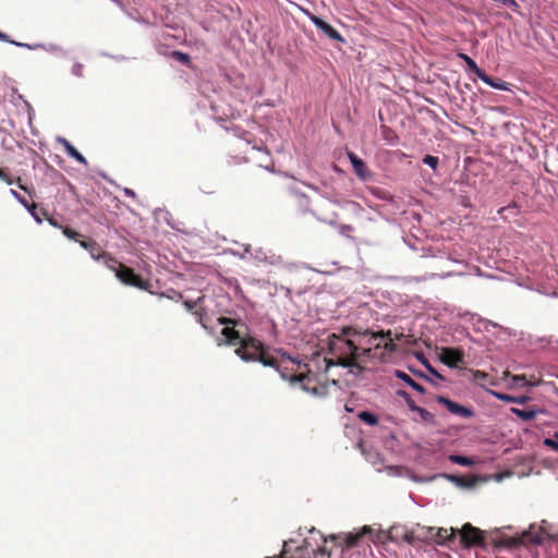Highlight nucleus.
Here are the masks:
<instances>
[{"mask_svg":"<svg viewBox=\"0 0 558 558\" xmlns=\"http://www.w3.org/2000/svg\"><path fill=\"white\" fill-rule=\"evenodd\" d=\"M362 345L361 340L354 339V327H342L339 333L329 335L324 372H328L331 366H342L350 368L351 374L360 375L364 371L363 353L368 352Z\"/></svg>","mask_w":558,"mask_h":558,"instance_id":"nucleus-1","label":"nucleus"},{"mask_svg":"<svg viewBox=\"0 0 558 558\" xmlns=\"http://www.w3.org/2000/svg\"><path fill=\"white\" fill-rule=\"evenodd\" d=\"M235 354L244 362H260L265 366L276 365V357L266 351L262 341L251 336L242 340V344L235 349Z\"/></svg>","mask_w":558,"mask_h":558,"instance_id":"nucleus-2","label":"nucleus"},{"mask_svg":"<svg viewBox=\"0 0 558 558\" xmlns=\"http://www.w3.org/2000/svg\"><path fill=\"white\" fill-rule=\"evenodd\" d=\"M385 336H390V330L371 332L367 329L362 331L354 328V339L361 340V342L363 343L362 348L368 350V352L363 353L362 364L366 362L368 359L377 356V350L381 348V343L376 342V340L379 338H384Z\"/></svg>","mask_w":558,"mask_h":558,"instance_id":"nucleus-3","label":"nucleus"},{"mask_svg":"<svg viewBox=\"0 0 558 558\" xmlns=\"http://www.w3.org/2000/svg\"><path fill=\"white\" fill-rule=\"evenodd\" d=\"M218 323L225 326L221 335L225 337V342L229 345H241L242 340L250 337L243 333L241 328L245 327V325L240 320L221 316L218 318Z\"/></svg>","mask_w":558,"mask_h":558,"instance_id":"nucleus-4","label":"nucleus"},{"mask_svg":"<svg viewBox=\"0 0 558 558\" xmlns=\"http://www.w3.org/2000/svg\"><path fill=\"white\" fill-rule=\"evenodd\" d=\"M108 268L114 271L117 278L126 286L135 287L145 291H148L151 287V283L148 280L143 279L140 275L135 274L132 268L118 260L114 267Z\"/></svg>","mask_w":558,"mask_h":558,"instance_id":"nucleus-5","label":"nucleus"},{"mask_svg":"<svg viewBox=\"0 0 558 558\" xmlns=\"http://www.w3.org/2000/svg\"><path fill=\"white\" fill-rule=\"evenodd\" d=\"M276 368L282 379L289 380L291 384L296 383V378L299 375H301L303 368H306V364H302L301 362L288 357H282L280 361L276 359V365L272 366Z\"/></svg>","mask_w":558,"mask_h":558,"instance_id":"nucleus-6","label":"nucleus"},{"mask_svg":"<svg viewBox=\"0 0 558 558\" xmlns=\"http://www.w3.org/2000/svg\"><path fill=\"white\" fill-rule=\"evenodd\" d=\"M296 378V383L300 384L301 389L305 392H308L313 396H322L326 388L319 385L318 376L316 373L312 372L306 364V368H303L301 375Z\"/></svg>","mask_w":558,"mask_h":558,"instance_id":"nucleus-7","label":"nucleus"},{"mask_svg":"<svg viewBox=\"0 0 558 558\" xmlns=\"http://www.w3.org/2000/svg\"><path fill=\"white\" fill-rule=\"evenodd\" d=\"M78 243L89 253L93 259L104 263L107 267H114L117 265V259L105 252L94 239L80 240Z\"/></svg>","mask_w":558,"mask_h":558,"instance_id":"nucleus-8","label":"nucleus"},{"mask_svg":"<svg viewBox=\"0 0 558 558\" xmlns=\"http://www.w3.org/2000/svg\"><path fill=\"white\" fill-rule=\"evenodd\" d=\"M461 543L464 548H471L473 546H483L485 537L483 532L473 526L471 523H465L460 530Z\"/></svg>","mask_w":558,"mask_h":558,"instance_id":"nucleus-9","label":"nucleus"},{"mask_svg":"<svg viewBox=\"0 0 558 558\" xmlns=\"http://www.w3.org/2000/svg\"><path fill=\"white\" fill-rule=\"evenodd\" d=\"M436 401L439 404H442L444 407H446V409L450 413H452L454 415H458V416H461L463 418H471L474 415V412H473V410L471 408L461 405V404H459V403L448 399L447 397L437 396Z\"/></svg>","mask_w":558,"mask_h":558,"instance_id":"nucleus-10","label":"nucleus"},{"mask_svg":"<svg viewBox=\"0 0 558 558\" xmlns=\"http://www.w3.org/2000/svg\"><path fill=\"white\" fill-rule=\"evenodd\" d=\"M464 354L461 350L444 348L440 353V361L449 367H458L463 363Z\"/></svg>","mask_w":558,"mask_h":558,"instance_id":"nucleus-11","label":"nucleus"},{"mask_svg":"<svg viewBox=\"0 0 558 558\" xmlns=\"http://www.w3.org/2000/svg\"><path fill=\"white\" fill-rule=\"evenodd\" d=\"M348 158L353 167L354 173L362 180L367 181L372 178V173L368 170L366 163L354 153L349 151Z\"/></svg>","mask_w":558,"mask_h":558,"instance_id":"nucleus-12","label":"nucleus"},{"mask_svg":"<svg viewBox=\"0 0 558 558\" xmlns=\"http://www.w3.org/2000/svg\"><path fill=\"white\" fill-rule=\"evenodd\" d=\"M312 23L320 29L326 36H328L330 39L343 43L344 38L341 36V34L335 29L330 24L322 20L320 17L316 15H311Z\"/></svg>","mask_w":558,"mask_h":558,"instance_id":"nucleus-13","label":"nucleus"},{"mask_svg":"<svg viewBox=\"0 0 558 558\" xmlns=\"http://www.w3.org/2000/svg\"><path fill=\"white\" fill-rule=\"evenodd\" d=\"M480 80H482L485 84L492 86L493 88L499 89V90H509L508 83L500 80V78H493L492 76L487 75L485 72L481 75Z\"/></svg>","mask_w":558,"mask_h":558,"instance_id":"nucleus-14","label":"nucleus"},{"mask_svg":"<svg viewBox=\"0 0 558 558\" xmlns=\"http://www.w3.org/2000/svg\"><path fill=\"white\" fill-rule=\"evenodd\" d=\"M62 144L65 148V151L66 154L74 158L76 161H78L80 163L84 165V166H87V160L86 158L66 140H62Z\"/></svg>","mask_w":558,"mask_h":558,"instance_id":"nucleus-15","label":"nucleus"},{"mask_svg":"<svg viewBox=\"0 0 558 558\" xmlns=\"http://www.w3.org/2000/svg\"><path fill=\"white\" fill-rule=\"evenodd\" d=\"M397 377L399 379H401L402 381H404L408 386H410L411 388H413L415 391L420 392V393H424L425 392V388L420 385L418 383H416L411 376H409L407 373L404 372H401V371H397L396 373Z\"/></svg>","mask_w":558,"mask_h":558,"instance_id":"nucleus-16","label":"nucleus"},{"mask_svg":"<svg viewBox=\"0 0 558 558\" xmlns=\"http://www.w3.org/2000/svg\"><path fill=\"white\" fill-rule=\"evenodd\" d=\"M459 57L465 62L468 69L480 78L484 71L477 66L476 62L465 53H459Z\"/></svg>","mask_w":558,"mask_h":558,"instance_id":"nucleus-17","label":"nucleus"},{"mask_svg":"<svg viewBox=\"0 0 558 558\" xmlns=\"http://www.w3.org/2000/svg\"><path fill=\"white\" fill-rule=\"evenodd\" d=\"M511 412L525 422L535 418L537 414L535 410H521L518 408H511Z\"/></svg>","mask_w":558,"mask_h":558,"instance_id":"nucleus-18","label":"nucleus"},{"mask_svg":"<svg viewBox=\"0 0 558 558\" xmlns=\"http://www.w3.org/2000/svg\"><path fill=\"white\" fill-rule=\"evenodd\" d=\"M454 533H456V530L454 529H445V527H439L438 531H437V543L438 544H444L445 542L447 541H450L453 536H454Z\"/></svg>","mask_w":558,"mask_h":558,"instance_id":"nucleus-19","label":"nucleus"},{"mask_svg":"<svg viewBox=\"0 0 558 558\" xmlns=\"http://www.w3.org/2000/svg\"><path fill=\"white\" fill-rule=\"evenodd\" d=\"M494 396L501 401L505 402H513V403H524L527 400V397H513L510 395L501 393V392H493Z\"/></svg>","mask_w":558,"mask_h":558,"instance_id":"nucleus-20","label":"nucleus"},{"mask_svg":"<svg viewBox=\"0 0 558 558\" xmlns=\"http://www.w3.org/2000/svg\"><path fill=\"white\" fill-rule=\"evenodd\" d=\"M357 417L363 421L364 423H366L367 425H371V426H374V425H377L378 424V417L371 413V412H367V411H362L357 414Z\"/></svg>","mask_w":558,"mask_h":558,"instance_id":"nucleus-21","label":"nucleus"},{"mask_svg":"<svg viewBox=\"0 0 558 558\" xmlns=\"http://www.w3.org/2000/svg\"><path fill=\"white\" fill-rule=\"evenodd\" d=\"M415 413H417L420 415V418L427 423V424H435V416L433 413H430L429 411H427L426 409L424 408H421V407H417V410L414 411Z\"/></svg>","mask_w":558,"mask_h":558,"instance_id":"nucleus-22","label":"nucleus"},{"mask_svg":"<svg viewBox=\"0 0 558 558\" xmlns=\"http://www.w3.org/2000/svg\"><path fill=\"white\" fill-rule=\"evenodd\" d=\"M449 460L456 464L463 465V466H470L473 464V461L470 458L463 457V456H458V454H451L449 457Z\"/></svg>","mask_w":558,"mask_h":558,"instance_id":"nucleus-23","label":"nucleus"},{"mask_svg":"<svg viewBox=\"0 0 558 558\" xmlns=\"http://www.w3.org/2000/svg\"><path fill=\"white\" fill-rule=\"evenodd\" d=\"M529 533H523L521 537H508L505 539V544L509 547H517L520 545L525 544V538L527 537Z\"/></svg>","mask_w":558,"mask_h":558,"instance_id":"nucleus-24","label":"nucleus"},{"mask_svg":"<svg viewBox=\"0 0 558 558\" xmlns=\"http://www.w3.org/2000/svg\"><path fill=\"white\" fill-rule=\"evenodd\" d=\"M0 180L4 181L7 184H13L16 182L20 189L26 191V187L21 183V178L13 180L3 169L0 168Z\"/></svg>","mask_w":558,"mask_h":558,"instance_id":"nucleus-25","label":"nucleus"},{"mask_svg":"<svg viewBox=\"0 0 558 558\" xmlns=\"http://www.w3.org/2000/svg\"><path fill=\"white\" fill-rule=\"evenodd\" d=\"M383 339H385V342L384 344L381 345V348L388 352V353H392L397 350V345L395 343V339L391 338V335L390 336H385Z\"/></svg>","mask_w":558,"mask_h":558,"instance_id":"nucleus-26","label":"nucleus"},{"mask_svg":"<svg viewBox=\"0 0 558 558\" xmlns=\"http://www.w3.org/2000/svg\"><path fill=\"white\" fill-rule=\"evenodd\" d=\"M171 57L186 65L190 64V62H191L190 56L187 53L179 51V50L172 51Z\"/></svg>","mask_w":558,"mask_h":558,"instance_id":"nucleus-27","label":"nucleus"},{"mask_svg":"<svg viewBox=\"0 0 558 558\" xmlns=\"http://www.w3.org/2000/svg\"><path fill=\"white\" fill-rule=\"evenodd\" d=\"M62 233L70 240L78 241L81 234L70 227H62Z\"/></svg>","mask_w":558,"mask_h":558,"instance_id":"nucleus-28","label":"nucleus"},{"mask_svg":"<svg viewBox=\"0 0 558 558\" xmlns=\"http://www.w3.org/2000/svg\"><path fill=\"white\" fill-rule=\"evenodd\" d=\"M361 538V534H349L344 538L345 547L351 548L356 545L359 539Z\"/></svg>","mask_w":558,"mask_h":558,"instance_id":"nucleus-29","label":"nucleus"},{"mask_svg":"<svg viewBox=\"0 0 558 558\" xmlns=\"http://www.w3.org/2000/svg\"><path fill=\"white\" fill-rule=\"evenodd\" d=\"M193 315L195 316L196 320L206 328V325L204 324V317L206 316V312L203 307H198L195 311H193Z\"/></svg>","mask_w":558,"mask_h":558,"instance_id":"nucleus-30","label":"nucleus"},{"mask_svg":"<svg viewBox=\"0 0 558 558\" xmlns=\"http://www.w3.org/2000/svg\"><path fill=\"white\" fill-rule=\"evenodd\" d=\"M400 395L404 398L407 405L409 407V409L411 411L414 412L415 410H417L418 405H416V403L413 401V399L411 398V396L408 392L402 391V392H400Z\"/></svg>","mask_w":558,"mask_h":558,"instance_id":"nucleus-31","label":"nucleus"},{"mask_svg":"<svg viewBox=\"0 0 558 558\" xmlns=\"http://www.w3.org/2000/svg\"><path fill=\"white\" fill-rule=\"evenodd\" d=\"M202 299H203V298H198L196 301L185 300V301L183 302V305H184V307H185L187 311H190V312H192V313H193V311H195L196 308H198V307H197V305H198V303L201 302V300H202Z\"/></svg>","mask_w":558,"mask_h":558,"instance_id":"nucleus-32","label":"nucleus"},{"mask_svg":"<svg viewBox=\"0 0 558 558\" xmlns=\"http://www.w3.org/2000/svg\"><path fill=\"white\" fill-rule=\"evenodd\" d=\"M423 162L429 167H432L433 169H435L438 165V158L435 157V156H432V155H426L424 158H423Z\"/></svg>","mask_w":558,"mask_h":558,"instance_id":"nucleus-33","label":"nucleus"},{"mask_svg":"<svg viewBox=\"0 0 558 558\" xmlns=\"http://www.w3.org/2000/svg\"><path fill=\"white\" fill-rule=\"evenodd\" d=\"M423 363L425 364L427 371L429 372V374H432L434 377H436L437 379H440V380H444V376L440 375L429 363L426 359H424Z\"/></svg>","mask_w":558,"mask_h":558,"instance_id":"nucleus-34","label":"nucleus"},{"mask_svg":"<svg viewBox=\"0 0 558 558\" xmlns=\"http://www.w3.org/2000/svg\"><path fill=\"white\" fill-rule=\"evenodd\" d=\"M313 554L314 556H319V555H326L327 558H330V550H328L325 546H320V547H317L316 549L313 550Z\"/></svg>","mask_w":558,"mask_h":558,"instance_id":"nucleus-35","label":"nucleus"},{"mask_svg":"<svg viewBox=\"0 0 558 558\" xmlns=\"http://www.w3.org/2000/svg\"><path fill=\"white\" fill-rule=\"evenodd\" d=\"M338 228H339L340 234L345 235V236H350V232L353 231V227L350 225H340Z\"/></svg>","mask_w":558,"mask_h":558,"instance_id":"nucleus-36","label":"nucleus"},{"mask_svg":"<svg viewBox=\"0 0 558 558\" xmlns=\"http://www.w3.org/2000/svg\"><path fill=\"white\" fill-rule=\"evenodd\" d=\"M544 445L555 451H558V441L556 439L545 438Z\"/></svg>","mask_w":558,"mask_h":558,"instance_id":"nucleus-37","label":"nucleus"},{"mask_svg":"<svg viewBox=\"0 0 558 558\" xmlns=\"http://www.w3.org/2000/svg\"><path fill=\"white\" fill-rule=\"evenodd\" d=\"M10 192L13 195V197H15L22 205L28 207V202L23 196H21L20 193H17L15 190H11Z\"/></svg>","mask_w":558,"mask_h":558,"instance_id":"nucleus-38","label":"nucleus"},{"mask_svg":"<svg viewBox=\"0 0 558 558\" xmlns=\"http://www.w3.org/2000/svg\"><path fill=\"white\" fill-rule=\"evenodd\" d=\"M26 208L29 210V213L32 214V216H33V217H34L38 222H40V221H41V219L38 217V213H37L38 207H37V205H36V204H32L31 206L28 205V207H26Z\"/></svg>","mask_w":558,"mask_h":558,"instance_id":"nucleus-39","label":"nucleus"},{"mask_svg":"<svg viewBox=\"0 0 558 558\" xmlns=\"http://www.w3.org/2000/svg\"><path fill=\"white\" fill-rule=\"evenodd\" d=\"M0 40L9 41L10 44L15 45V46H21V47L24 46L21 43H16L14 40L9 39V36L7 34L2 33V32H0Z\"/></svg>","mask_w":558,"mask_h":558,"instance_id":"nucleus-40","label":"nucleus"},{"mask_svg":"<svg viewBox=\"0 0 558 558\" xmlns=\"http://www.w3.org/2000/svg\"><path fill=\"white\" fill-rule=\"evenodd\" d=\"M515 208H517V206H515V205H513V206H510V205H509V206H507V207H502V208L499 210V214L501 215V214H504V213H506V211L514 210Z\"/></svg>","mask_w":558,"mask_h":558,"instance_id":"nucleus-41","label":"nucleus"},{"mask_svg":"<svg viewBox=\"0 0 558 558\" xmlns=\"http://www.w3.org/2000/svg\"><path fill=\"white\" fill-rule=\"evenodd\" d=\"M418 375H420L421 377L425 378L426 380H428V381H430V383H433V384H434L433 379H430L428 376L423 375L422 373H418Z\"/></svg>","mask_w":558,"mask_h":558,"instance_id":"nucleus-42","label":"nucleus"},{"mask_svg":"<svg viewBox=\"0 0 558 558\" xmlns=\"http://www.w3.org/2000/svg\"><path fill=\"white\" fill-rule=\"evenodd\" d=\"M524 379H525V377H524V376H515V377H514V381H517V383H519V381H521V380H524Z\"/></svg>","mask_w":558,"mask_h":558,"instance_id":"nucleus-43","label":"nucleus"},{"mask_svg":"<svg viewBox=\"0 0 558 558\" xmlns=\"http://www.w3.org/2000/svg\"><path fill=\"white\" fill-rule=\"evenodd\" d=\"M125 194L130 195V196H134L135 195L134 192L132 190H129V189L125 190Z\"/></svg>","mask_w":558,"mask_h":558,"instance_id":"nucleus-44","label":"nucleus"},{"mask_svg":"<svg viewBox=\"0 0 558 558\" xmlns=\"http://www.w3.org/2000/svg\"><path fill=\"white\" fill-rule=\"evenodd\" d=\"M49 222H50V225L58 227V223L53 218H49Z\"/></svg>","mask_w":558,"mask_h":558,"instance_id":"nucleus-45","label":"nucleus"},{"mask_svg":"<svg viewBox=\"0 0 558 558\" xmlns=\"http://www.w3.org/2000/svg\"><path fill=\"white\" fill-rule=\"evenodd\" d=\"M532 541H533V543H536V544L541 543V538L539 537H536V538H534Z\"/></svg>","mask_w":558,"mask_h":558,"instance_id":"nucleus-46","label":"nucleus"},{"mask_svg":"<svg viewBox=\"0 0 558 558\" xmlns=\"http://www.w3.org/2000/svg\"><path fill=\"white\" fill-rule=\"evenodd\" d=\"M555 437L558 439V432L555 433Z\"/></svg>","mask_w":558,"mask_h":558,"instance_id":"nucleus-47","label":"nucleus"}]
</instances>
